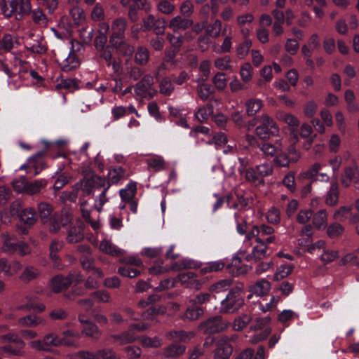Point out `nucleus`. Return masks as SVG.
Returning <instances> with one entry per match:
<instances>
[{
  "label": "nucleus",
  "mask_w": 359,
  "mask_h": 359,
  "mask_svg": "<svg viewBox=\"0 0 359 359\" xmlns=\"http://www.w3.org/2000/svg\"><path fill=\"white\" fill-rule=\"evenodd\" d=\"M128 27V21L125 18L114 19L111 24L110 44L115 48H121L126 55H131L134 48L125 41V32ZM110 28V26H109Z\"/></svg>",
  "instance_id": "f257e3e1"
},
{
  "label": "nucleus",
  "mask_w": 359,
  "mask_h": 359,
  "mask_svg": "<svg viewBox=\"0 0 359 359\" xmlns=\"http://www.w3.org/2000/svg\"><path fill=\"white\" fill-rule=\"evenodd\" d=\"M243 288V285L240 284L229 291L226 298L221 302V312L233 313L238 311L244 304V300L241 296Z\"/></svg>",
  "instance_id": "f03ea898"
},
{
  "label": "nucleus",
  "mask_w": 359,
  "mask_h": 359,
  "mask_svg": "<svg viewBox=\"0 0 359 359\" xmlns=\"http://www.w3.org/2000/svg\"><path fill=\"white\" fill-rule=\"evenodd\" d=\"M261 124L256 127L255 134L261 139H267L270 136H278L280 128L275 121L266 114L259 117Z\"/></svg>",
  "instance_id": "7ed1b4c3"
},
{
  "label": "nucleus",
  "mask_w": 359,
  "mask_h": 359,
  "mask_svg": "<svg viewBox=\"0 0 359 359\" xmlns=\"http://www.w3.org/2000/svg\"><path fill=\"white\" fill-rule=\"evenodd\" d=\"M236 339V335L231 337L223 335L217 338L215 341L213 359H229L233 353V346L231 341Z\"/></svg>",
  "instance_id": "20e7f679"
},
{
  "label": "nucleus",
  "mask_w": 359,
  "mask_h": 359,
  "mask_svg": "<svg viewBox=\"0 0 359 359\" xmlns=\"http://www.w3.org/2000/svg\"><path fill=\"white\" fill-rule=\"evenodd\" d=\"M229 325L228 321L217 316L201 323L198 329L205 334H214L226 330Z\"/></svg>",
  "instance_id": "39448f33"
},
{
  "label": "nucleus",
  "mask_w": 359,
  "mask_h": 359,
  "mask_svg": "<svg viewBox=\"0 0 359 359\" xmlns=\"http://www.w3.org/2000/svg\"><path fill=\"white\" fill-rule=\"evenodd\" d=\"M61 224L67 228V241L69 243H76L81 241L84 235L83 233V227L80 223L77 224L70 223L69 215H62L60 221Z\"/></svg>",
  "instance_id": "423d86ee"
},
{
  "label": "nucleus",
  "mask_w": 359,
  "mask_h": 359,
  "mask_svg": "<svg viewBox=\"0 0 359 359\" xmlns=\"http://www.w3.org/2000/svg\"><path fill=\"white\" fill-rule=\"evenodd\" d=\"M154 79L149 75H145L134 86L135 94L142 98H152L157 93L153 88Z\"/></svg>",
  "instance_id": "0eeeda50"
},
{
  "label": "nucleus",
  "mask_w": 359,
  "mask_h": 359,
  "mask_svg": "<svg viewBox=\"0 0 359 359\" xmlns=\"http://www.w3.org/2000/svg\"><path fill=\"white\" fill-rule=\"evenodd\" d=\"M271 318L268 316L256 318L253 325L251 326V329L253 330H264L250 338V341L252 344H257L268 337L271 332V329L268 327Z\"/></svg>",
  "instance_id": "6e6552de"
},
{
  "label": "nucleus",
  "mask_w": 359,
  "mask_h": 359,
  "mask_svg": "<svg viewBox=\"0 0 359 359\" xmlns=\"http://www.w3.org/2000/svg\"><path fill=\"white\" fill-rule=\"evenodd\" d=\"M29 346L36 351H50L51 346H60V340L56 334L49 333L41 340L31 341Z\"/></svg>",
  "instance_id": "1a4fd4ad"
},
{
  "label": "nucleus",
  "mask_w": 359,
  "mask_h": 359,
  "mask_svg": "<svg viewBox=\"0 0 359 359\" xmlns=\"http://www.w3.org/2000/svg\"><path fill=\"white\" fill-rule=\"evenodd\" d=\"M107 180L98 175H93L90 178H86L81 180L76 186L84 193L86 195L90 194L95 189L105 187Z\"/></svg>",
  "instance_id": "9d476101"
},
{
  "label": "nucleus",
  "mask_w": 359,
  "mask_h": 359,
  "mask_svg": "<svg viewBox=\"0 0 359 359\" xmlns=\"http://www.w3.org/2000/svg\"><path fill=\"white\" fill-rule=\"evenodd\" d=\"M82 278L79 276L75 277L72 274L65 277L57 275L52 278L50 281L49 285L54 292H60L63 290L67 289L74 281H81Z\"/></svg>",
  "instance_id": "9b49d317"
},
{
  "label": "nucleus",
  "mask_w": 359,
  "mask_h": 359,
  "mask_svg": "<svg viewBox=\"0 0 359 359\" xmlns=\"http://www.w3.org/2000/svg\"><path fill=\"white\" fill-rule=\"evenodd\" d=\"M26 47L31 52L38 54H43L47 50L46 43L43 36L35 35L29 32L25 41Z\"/></svg>",
  "instance_id": "f8f14e48"
},
{
  "label": "nucleus",
  "mask_w": 359,
  "mask_h": 359,
  "mask_svg": "<svg viewBox=\"0 0 359 359\" xmlns=\"http://www.w3.org/2000/svg\"><path fill=\"white\" fill-rule=\"evenodd\" d=\"M193 25L194 21L191 19L182 15H177L169 20L167 26L174 33H180L189 29Z\"/></svg>",
  "instance_id": "ddd939ff"
},
{
  "label": "nucleus",
  "mask_w": 359,
  "mask_h": 359,
  "mask_svg": "<svg viewBox=\"0 0 359 359\" xmlns=\"http://www.w3.org/2000/svg\"><path fill=\"white\" fill-rule=\"evenodd\" d=\"M163 262H156L154 266L149 268V272L151 275H160L168 273L170 271H180L183 269L191 268V264L189 262L182 261L180 263H174L170 267L162 266Z\"/></svg>",
  "instance_id": "4468645a"
},
{
  "label": "nucleus",
  "mask_w": 359,
  "mask_h": 359,
  "mask_svg": "<svg viewBox=\"0 0 359 359\" xmlns=\"http://www.w3.org/2000/svg\"><path fill=\"white\" fill-rule=\"evenodd\" d=\"M142 22L144 29L146 31L154 29L156 34H163L164 33L166 20L163 18H156L154 15L149 14L143 18Z\"/></svg>",
  "instance_id": "2eb2a0df"
},
{
  "label": "nucleus",
  "mask_w": 359,
  "mask_h": 359,
  "mask_svg": "<svg viewBox=\"0 0 359 359\" xmlns=\"http://www.w3.org/2000/svg\"><path fill=\"white\" fill-rule=\"evenodd\" d=\"M353 183L355 188L359 189V166L353 165L344 169L341 176V184L347 188Z\"/></svg>",
  "instance_id": "dca6fc26"
},
{
  "label": "nucleus",
  "mask_w": 359,
  "mask_h": 359,
  "mask_svg": "<svg viewBox=\"0 0 359 359\" xmlns=\"http://www.w3.org/2000/svg\"><path fill=\"white\" fill-rule=\"evenodd\" d=\"M62 71L69 72L79 67L80 62L74 52H69L68 55L64 54L57 59Z\"/></svg>",
  "instance_id": "f3484780"
},
{
  "label": "nucleus",
  "mask_w": 359,
  "mask_h": 359,
  "mask_svg": "<svg viewBox=\"0 0 359 359\" xmlns=\"http://www.w3.org/2000/svg\"><path fill=\"white\" fill-rule=\"evenodd\" d=\"M175 281L177 283H179L181 285L191 289L198 290L201 286V283L196 279V275L192 272L180 273L175 278Z\"/></svg>",
  "instance_id": "a211bd4d"
},
{
  "label": "nucleus",
  "mask_w": 359,
  "mask_h": 359,
  "mask_svg": "<svg viewBox=\"0 0 359 359\" xmlns=\"http://www.w3.org/2000/svg\"><path fill=\"white\" fill-rule=\"evenodd\" d=\"M270 290V282L266 279H261L250 286V292L251 294L248 296V298L250 299L253 294L257 297H263L266 295Z\"/></svg>",
  "instance_id": "6ab92c4d"
},
{
  "label": "nucleus",
  "mask_w": 359,
  "mask_h": 359,
  "mask_svg": "<svg viewBox=\"0 0 359 359\" xmlns=\"http://www.w3.org/2000/svg\"><path fill=\"white\" fill-rule=\"evenodd\" d=\"M29 0H14L13 16L16 20H22L31 13Z\"/></svg>",
  "instance_id": "aec40b11"
},
{
  "label": "nucleus",
  "mask_w": 359,
  "mask_h": 359,
  "mask_svg": "<svg viewBox=\"0 0 359 359\" xmlns=\"http://www.w3.org/2000/svg\"><path fill=\"white\" fill-rule=\"evenodd\" d=\"M79 319L80 323L83 325L81 331L82 334L95 340L100 338L102 332L95 324L85 320L81 316H79Z\"/></svg>",
  "instance_id": "412c9836"
},
{
  "label": "nucleus",
  "mask_w": 359,
  "mask_h": 359,
  "mask_svg": "<svg viewBox=\"0 0 359 359\" xmlns=\"http://www.w3.org/2000/svg\"><path fill=\"white\" fill-rule=\"evenodd\" d=\"M121 4L124 8L144 10L146 13H149L152 9L149 0H121Z\"/></svg>",
  "instance_id": "4be33fe9"
},
{
  "label": "nucleus",
  "mask_w": 359,
  "mask_h": 359,
  "mask_svg": "<svg viewBox=\"0 0 359 359\" xmlns=\"http://www.w3.org/2000/svg\"><path fill=\"white\" fill-rule=\"evenodd\" d=\"M109 30V25L103 22L99 26V34L95 40V46L97 50L106 48L105 44L107 41V32Z\"/></svg>",
  "instance_id": "5701e85b"
},
{
  "label": "nucleus",
  "mask_w": 359,
  "mask_h": 359,
  "mask_svg": "<svg viewBox=\"0 0 359 359\" xmlns=\"http://www.w3.org/2000/svg\"><path fill=\"white\" fill-rule=\"evenodd\" d=\"M81 334L73 330H67L62 333V337L59 339L60 346L78 347V340Z\"/></svg>",
  "instance_id": "b1692460"
},
{
  "label": "nucleus",
  "mask_w": 359,
  "mask_h": 359,
  "mask_svg": "<svg viewBox=\"0 0 359 359\" xmlns=\"http://www.w3.org/2000/svg\"><path fill=\"white\" fill-rule=\"evenodd\" d=\"M283 144L281 140H277L275 144L264 142L259 146L261 151L267 156L274 157L283 151Z\"/></svg>",
  "instance_id": "393cba45"
},
{
  "label": "nucleus",
  "mask_w": 359,
  "mask_h": 359,
  "mask_svg": "<svg viewBox=\"0 0 359 359\" xmlns=\"http://www.w3.org/2000/svg\"><path fill=\"white\" fill-rule=\"evenodd\" d=\"M21 264L17 261L8 262L5 259H0V272L8 276H13L21 269Z\"/></svg>",
  "instance_id": "a878e982"
},
{
  "label": "nucleus",
  "mask_w": 359,
  "mask_h": 359,
  "mask_svg": "<svg viewBox=\"0 0 359 359\" xmlns=\"http://www.w3.org/2000/svg\"><path fill=\"white\" fill-rule=\"evenodd\" d=\"M20 220L28 227L34 226L37 221V215L34 208H23L20 215Z\"/></svg>",
  "instance_id": "bb28decb"
},
{
  "label": "nucleus",
  "mask_w": 359,
  "mask_h": 359,
  "mask_svg": "<svg viewBox=\"0 0 359 359\" xmlns=\"http://www.w3.org/2000/svg\"><path fill=\"white\" fill-rule=\"evenodd\" d=\"M276 118L285 124L290 128L295 130L299 126V121L297 116L291 113H287L283 111H278L276 114Z\"/></svg>",
  "instance_id": "cd10ccee"
},
{
  "label": "nucleus",
  "mask_w": 359,
  "mask_h": 359,
  "mask_svg": "<svg viewBox=\"0 0 359 359\" xmlns=\"http://www.w3.org/2000/svg\"><path fill=\"white\" fill-rule=\"evenodd\" d=\"M45 153L44 151H39L28 159V168L34 170V175H37L44 168L43 157Z\"/></svg>",
  "instance_id": "c85d7f7f"
},
{
  "label": "nucleus",
  "mask_w": 359,
  "mask_h": 359,
  "mask_svg": "<svg viewBox=\"0 0 359 359\" xmlns=\"http://www.w3.org/2000/svg\"><path fill=\"white\" fill-rule=\"evenodd\" d=\"M99 249L104 254L118 257L123 255V250L118 248L110 240L104 238L101 241Z\"/></svg>",
  "instance_id": "c756f323"
},
{
  "label": "nucleus",
  "mask_w": 359,
  "mask_h": 359,
  "mask_svg": "<svg viewBox=\"0 0 359 359\" xmlns=\"http://www.w3.org/2000/svg\"><path fill=\"white\" fill-rule=\"evenodd\" d=\"M267 248V245L264 242V240L261 241V242H257L253 247L252 252L248 255V259L257 262L263 259L266 255Z\"/></svg>",
  "instance_id": "7c9ffc66"
},
{
  "label": "nucleus",
  "mask_w": 359,
  "mask_h": 359,
  "mask_svg": "<svg viewBox=\"0 0 359 359\" xmlns=\"http://www.w3.org/2000/svg\"><path fill=\"white\" fill-rule=\"evenodd\" d=\"M3 240L2 250L6 253L12 254L17 252V242L14 236L8 233H3L1 234Z\"/></svg>",
  "instance_id": "2f4dec72"
},
{
  "label": "nucleus",
  "mask_w": 359,
  "mask_h": 359,
  "mask_svg": "<svg viewBox=\"0 0 359 359\" xmlns=\"http://www.w3.org/2000/svg\"><path fill=\"white\" fill-rule=\"evenodd\" d=\"M148 168L154 172H158L166 168V162L161 156L154 155L146 160Z\"/></svg>",
  "instance_id": "473e14b6"
},
{
  "label": "nucleus",
  "mask_w": 359,
  "mask_h": 359,
  "mask_svg": "<svg viewBox=\"0 0 359 359\" xmlns=\"http://www.w3.org/2000/svg\"><path fill=\"white\" fill-rule=\"evenodd\" d=\"M186 346L172 344L163 349V355L166 358H177L184 353Z\"/></svg>",
  "instance_id": "72a5a7b5"
},
{
  "label": "nucleus",
  "mask_w": 359,
  "mask_h": 359,
  "mask_svg": "<svg viewBox=\"0 0 359 359\" xmlns=\"http://www.w3.org/2000/svg\"><path fill=\"white\" fill-rule=\"evenodd\" d=\"M109 338L112 339L114 342L117 343L118 345H124L135 341L136 340V334L128 329L120 334H112Z\"/></svg>",
  "instance_id": "f704fd0d"
},
{
  "label": "nucleus",
  "mask_w": 359,
  "mask_h": 359,
  "mask_svg": "<svg viewBox=\"0 0 359 359\" xmlns=\"http://www.w3.org/2000/svg\"><path fill=\"white\" fill-rule=\"evenodd\" d=\"M137 193L135 182L128 183L124 189L119 191V194L123 202L128 203L135 199Z\"/></svg>",
  "instance_id": "c9c22d12"
},
{
  "label": "nucleus",
  "mask_w": 359,
  "mask_h": 359,
  "mask_svg": "<svg viewBox=\"0 0 359 359\" xmlns=\"http://www.w3.org/2000/svg\"><path fill=\"white\" fill-rule=\"evenodd\" d=\"M225 266V263L222 260L209 262L201 266L200 268L201 274H206L222 271Z\"/></svg>",
  "instance_id": "e433bc0d"
},
{
  "label": "nucleus",
  "mask_w": 359,
  "mask_h": 359,
  "mask_svg": "<svg viewBox=\"0 0 359 359\" xmlns=\"http://www.w3.org/2000/svg\"><path fill=\"white\" fill-rule=\"evenodd\" d=\"M339 185L337 182L331 183L329 191L326 194L325 203L330 206L335 205L338 202L339 198Z\"/></svg>",
  "instance_id": "4c0bfd02"
},
{
  "label": "nucleus",
  "mask_w": 359,
  "mask_h": 359,
  "mask_svg": "<svg viewBox=\"0 0 359 359\" xmlns=\"http://www.w3.org/2000/svg\"><path fill=\"white\" fill-rule=\"evenodd\" d=\"M29 15H31L32 20L34 24L41 27L47 26L48 18L41 8L37 7L32 11L31 10Z\"/></svg>",
  "instance_id": "58836bf2"
},
{
  "label": "nucleus",
  "mask_w": 359,
  "mask_h": 359,
  "mask_svg": "<svg viewBox=\"0 0 359 359\" xmlns=\"http://www.w3.org/2000/svg\"><path fill=\"white\" fill-rule=\"evenodd\" d=\"M45 323V320L36 316L29 315L18 319V324L23 327H34Z\"/></svg>",
  "instance_id": "ea45409f"
},
{
  "label": "nucleus",
  "mask_w": 359,
  "mask_h": 359,
  "mask_svg": "<svg viewBox=\"0 0 359 359\" xmlns=\"http://www.w3.org/2000/svg\"><path fill=\"white\" fill-rule=\"evenodd\" d=\"M263 103L260 99L251 98L246 101V113L248 116L255 115L262 107Z\"/></svg>",
  "instance_id": "a19ab883"
},
{
  "label": "nucleus",
  "mask_w": 359,
  "mask_h": 359,
  "mask_svg": "<svg viewBox=\"0 0 359 359\" xmlns=\"http://www.w3.org/2000/svg\"><path fill=\"white\" fill-rule=\"evenodd\" d=\"M125 170L121 167H114L111 168L108 172V182L116 184L125 177Z\"/></svg>",
  "instance_id": "79ce46f5"
},
{
  "label": "nucleus",
  "mask_w": 359,
  "mask_h": 359,
  "mask_svg": "<svg viewBox=\"0 0 359 359\" xmlns=\"http://www.w3.org/2000/svg\"><path fill=\"white\" fill-rule=\"evenodd\" d=\"M46 185L45 180H34L33 182L27 181L25 193L29 195L38 194Z\"/></svg>",
  "instance_id": "37998d69"
},
{
  "label": "nucleus",
  "mask_w": 359,
  "mask_h": 359,
  "mask_svg": "<svg viewBox=\"0 0 359 359\" xmlns=\"http://www.w3.org/2000/svg\"><path fill=\"white\" fill-rule=\"evenodd\" d=\"M327 214L325 210L322 209L314 214L313 224L318 229H324L327 226Z\"/></svg>",
  "instance_id": "c03bdc74"
},
{
  "label": "nucleus",
  "mask_w": 359,
  "mask_h": 359,
  "mask_svg": "<svg viewBox=\"0 0 359 359\" xmlns=\"http://www.w3.org/2000/svg\"><path fill=\"white\" fill-rule=\"evenodd\" d=\"M214 65L221 71H231L233 69L232 60L229 55L216 58L214 61Z\"/></svg>",
  "instance_id": "a18cd8bd"
},
{
  "label": "nucleus",
  "mask_w": 359,
  "mask_h": 359,
  "mask_svg": "<svg viewBox=\"0 0 359 359\" xmlns=\"http://www.w3.org/2000/svg\"><path fill=\"white\" fill-rule=\"evenodd\" d=\"M313 129L312 127L306 123L302 124L300 128V135L303 138H309L307 142L304 145V148L306 150H309L313 142L314 137L316 136L314 135L312 137H310L312 133Z\"/></svg>",
  "instance_id": "49530a36"
},
{
  "label": "nucleus",
  "mask_w": 359,
  "mask_h": 359,
  "mask_svg": "<svg viewBox=\"0 0 359 359\" xmlns=\"http://www.w3.org/2000/svg\"><path fill=\"white\" fill-rule=\"evenodd\" d=\"M157 11L164 15H171L175 11V5L168 0H161L156 5Z\"/></svg>",
  "instance_id": "de8ad7c7"
},
{
  "label": "nucleus",
  "mask_w": 359,
  "mask_h": 359,
  "mask_svg": "<svg viewBox=\"0 0 359 359\" xmlns=\"http://www.w3.org/2000/svg\"><path fill=\"white\" fill-rule=\"evenodd\" d=\"M321 168L322 165L320 163H315L310 167L308 170L300 173L299 178L302 180H314Z\"/></svg>",
  "instance_id": "09e8293b"
},
{
  "label": "nucleus",
  "mask_w": 359,
  "mask_h": 359,
  "mask_svg": "<svg viewBox=\"0 0 359 359\" xmlns=\"http://www.w3.org/2000/svg\"><path fill=\"white\" fill-rule=\"evenodd\" d=\"M40 272L39 269L32 266H27L20 276V279L24 282H29L39 277Z\"/></svg>",
  "instance_id": "8fccbe9b"
},
{
  "label": "nucleus",
  "mask_w": 359,
  "mask_h": 359,
  "mask_svg": "<svg viewBox=\"0 0 359 359\" xmlns=\"http://www.w3.org/2000/svg\"><path fill=\"white\" fill-rule=\"evenodd\" d=\"M102 187L104 188L103 191L95 201V208L98 212H101L103 205L109 201V197L107 196V191L109 189L110 184L107 182L106 186Z\"/></svg>",
  "instance_id": "3c124183"
},
{
  "label": "nucleus",
  "mask_w": 359,
  "mask_h": 359,
  "mask_svg": "<svg viewBox=\"0 0 359 359\" xmlns=\"http://www.w3.org/2000/svg\"><path fill=\"white\" fill-rule=\"evenodd\" d=\"M52 210L51 205L48 203L42 202L38 205V211L42 222H48Z\"/></svg>",
  "instance_id": "603ef678"
},
{
  "label": "nucleus",
  "mask_w": 359,
  "mask_h": 359,
  "mask_svg": "<svg viewBox=\"0 0 359 359\" xmlns=\"http://www.w3.org/2000/svg\"><path fill=\"white\" fill-rule=\"evenodd\" d=\"M203 310L197 306L188 308L183 315V318L189 320H195L202 316Z\"/></svg>",
  "instance_id": "864d4df0"
},
{
  "label": "nucleus",
  "mask_w": 359,
  "mask_h": 359,
  "mask_svg": "<svg viewBox=\"0 0 359 359\" xmlns=\"http://www.w3.org/2000/svg\"><path fill=\"white\" fill-rule=\"evenodd\" d=\"M149 59V53L147 48L139 47L135 55V61L140 65H146Z\"/></svg>",
  "instance_id": "5fc2aeb1"
},
{
  "label": "nucleus",
  "mask_w": 359,
  "mask_h": 359,
  "mask_svg": "<svg viewBox=\"0 0 359 359\" xmlns=\"http://www.w3.org/2000/svg\"><path fill=\"white\" fill-rule=\"evenodd\" d=\"M180 15L189 18L194 13V4L191 0H184L179 7Z\"/></svg>",
  "instance_id": "6e6d98bb"
},
{
  "label": "nucleus",
  "mask_w": 359,
  "mask_h": 359,
  "mask_svg": "<svg viewBox=\"0 0 359 359\" xmlns=\"http://www.w3.org/2000/svg\"><path fill=\"white\" fill-rule=\"evenodd\" d=\"M295 173L293 171L289 172L286 174L283 180L282 184L285 188L290 192L293 193L296 190V182H295Z\"/></svg>",
  "instance_id": "4d7b16f0"
},
{
  "label": "nucleus",
  "mask_w": 359,
  "mask_h": 359,
  "mask_svg": "<svg viewBox=\"0 0 359 359\" xmlns=\"http://www.w3.org/2000/svg\"><path fill=\"white\" fill-rule=\"evenodd\" d=\"M252 320V317L248 314H243L236 318L233 323V329L236 331L243 330Z\"/></svg>",
  "instance_id": "13d9d810"
},
{
  "label": "nucleus",
  "mask_w": 359,
  "mask_h": 359,
  "mask_svg": "<svg viewBox=\"0 0 359 359\" xmlns=\"http://www.w3.org/2000/svg\"><path fill=\"white\" fill-rule=\"evenodd\" d=\"M206 33L212 38H217L221 35L222 22L216 20L206 27Z\"/></svg>",
  "instance_id": "bf43d9fd"
},
{
  "label": "nucleus",
  "mask_w": 359,
  "mask_h": 359,
  "mask_svg": "<svg viewBox=\"0 0 359 359\" xmlns=\"http://www.w3.org/2000/svg\"><path fill=\"white\" fill-rule=\"evenodd\" d=\"M351 215V207L350 206H341L337 209L334 215L333 218L335 220L344 222L348 219Z\"/></svg>",
  "instance_id": "052dcab7"
},
{
  "label": "nucleus",
  "mask_w": 359,
  "mask_h": 359,
  "mask_svg": "<svg viewBox=\"0 0 359 359\" xmlns=\"http://www.w3.org/2000/svg\"><path fill=\"white\" fill-rule=\"evenodd\" d=\"M344 231V228L339 223L334 222L327 226V233L331 238L339 237Z\"/></svg>",
  "instance_id": "680f3d73"
},
{
  "label": "nucleus",
  "mask_w": 359,
  "mask_h": 359,
  "mask_svg": "<svg viewBox=\"0 0 359 359\" xmlns=\"http://www.w3.org/2000/svg\"><path fill=\"white\" fill-rule=\"evenodd\" d=\"M14 0H1L0 3V10L2 14L10 18L13 16Z\"/></svg>",
  "instance_id": "e2e57ef3"
},
{
  "label": "nucleus",
  "mask_w": 359,
  "mask_h": 359,
  "mask_svg": "<svg viewBox=\"0 0 359 359\" xmlns=\"http://www.w3.org/2000/svg\"><path fill=\"white\" fill-rule=\"evenodd\" d=\"M293 267L290 264H283L277 268L273 276L274 280H281L289 276L292 271Z\"/></svg>",
  "instance_id": "0e129e2a"
},
{
  "label": "nucleus",
  "mask_w": 359,
  "mask_h": 359,
  "mask_svg": "<svg viewBox=\"0 0 359 359\" xmlns=\"http://www.w3.org/2000/svg\"><path fill=\"white\" fill-rule=\"evenodd\" d=\"M245 177L248 182L256 185L263 184L264 183V180L261 179L255 168L248 169L245 172Z\"/></svg>",
  "instance_id": "69168bd1"
},
{
  "label": "nucleus",
  "mask_w": 359,
  "mask_h": 359,
  "mask_svg": "<svg viewBox=\"0 0 359 359\" xmlns=\"http://www.w3.org/2000/svg\"><path fill=\"white\" fill-rule=\"evenodd\" d=\"M213 114V107L211 104L200 108L195 114L196 118L200 121L203 122L208 118V117Z\"/></svg>",
  "instance_id": "338daca9"
},
{
  "label": "nucleus",
  "mask_w": 359,
  "mask_h": 359,
  "mask_svg": "<svg viewBox=\"0 0 359 359\" xmlns=\"http://www.w3.org/2000/svg\"><path fill=\"white\" fill-rule=\"evenodd\" d=\"M266 218L268 222L273 224H278L280 222V212L278 208L271 207L266 212Z\"/></svg>",
  "instance_id": "774afa93"
}]
</instances>
